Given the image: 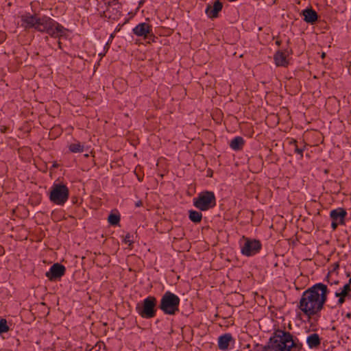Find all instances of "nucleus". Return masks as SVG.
Returning a JSON list of instances; mask_svg holds the SVG:
<instances>
[{
    "label": "nucleus",
    "instance_id": "28",
    "mask_svg": "<svg viewBox=\"0 0 351 351\" xmlns=\"http://www.w3.org/2000/svg\"><path fill=\"white\" fill-rule=\"evenodd\" d=\"M337 297L339 298V300H338V302L339 304H342L343 302H344V298L346 296H342V295H338Z\"/></svg>",
    "mask_w": 351,
    "mask_h": 351
},
{
    "label": "nucleus",
    "instance_id": "21",
    "mask_svg": "<svg viewBox=\"0 0 351 351\" xmlns=\"http://www.w3.org/2000/svg\"><path fill=\"white\" fill-rule=\"evenodd\" d=\"M350 283H351V278L349 280V282L346 283L343 285L341 291L340 292H336L335 295H342V296H346L348 293V292L350 291Z\"/></svg>",
    "mask_w": 351,
    "mask_h": 351
},
{
    "label": "nucleus",
    "instance_id": "24",
    "mask_svg": "<svg viewBox=\"0 0 351 351\" xmlns=\"http://www.w3.org/2000/svg\"><path fill=\"white\" fill-rule=\"evenodd\" d=\"M120 6V4L117 1L114 0L108 4L107 12H111L112 10H117Z\"/></svg>",
    "mask_w": 351,
    "mask_h": 351
},
{
    "label": "nucleus",
    "instance_id": "19",
    "mask_svg": "<svg viewBox=\"0 0 351 351\" xmlns=\"http://www.w3.org/2000/svg\"><path fill=\"white\" fill-rule=\"evenodd\" d=\"M69 149L73 153H81L84 150V145L80 142H75L69 145Z\"/></svg>",
    "mask_w": 351,
    "mask_h": 351
},
{
    "label": "nucleus",
    "instance_id": "12",
    "mask_svg": "<svg viewBox=\"0 0 351 351\" xmlns=\"http://www.w3.org/2000/svg\"><path fill=\"white\" fill-rule=\"evenodd\" d=\"M234 342V341L232 335L229 333H226L219 337L218 346L220 350H228L230 344L233 343Z\"/></svg>",
    "mask_w": 351,
    "mask_h": 351
},
{
    "label": "nucleus",
    "instance_id": "23",
    "mask_svg": "<svg viewBox=\"0 0 351 351\" xmlns=\"http://www.w3.org/2000/svg\"><path fill=\"white\" fill-rule=\"evenodd\" d=\"M9 326L7 324L5 319H1L0 320V334L7 332L9 330Z\"/></svg>",
    "mask_w": 351,
    "mask_h": 351
},
{
    "label": "nucleus",
    "instance_id": "17",
    "mask_svg": "<svg viewBox=\"0 0 351 351\" xmlns=\"http://www.w3.org/2000/svg\"><path fill=\"white\" fill-rule=\"evenodd\" d=\"M243 145L244 140L241 136L235 137L230 143V147L234 150H239L242 149Z\"/></svg>",
    "mask_w": 351,
    "mask_h": 351
},
{
    "label": "nucleus",
    "instance_id": "5",
    "mask_svg": "<svg viewBox=\"0 0 351 351\" xmlns=\"http://www.w3.org/2000/svg\"><path fill=\"white\" fill-rule=\"evenodd\" d=\"M180 298L170 291H167L162 296L160 308L165 313L174 315L178 311Z\"/></svg>",
    "mask_w": 351,
    "mask_h": 351
},
{
    "label": "nucleus",
    "instance_id": "25",
    "mask_svg": "<svg viewBox=\"0 0 351 351\" xmlns=\"http://www.w3.org/2000/svg\"><path fill=\"white\" fill-rule=\"evenodd\" d=\"M124 243L126 244H128L129 245H131L133 243V241L131 240V236L130 234H127L123 239Z\"/></svg>",
    "mask_w": 351,
    "mask_h": 351
},
{
    "label": "nucleus",
    "instance_id": "1",
    "mask_svg": "<svg viewBox=\"0 0 351 351\" xmlns=\"http://www.w3.org/2000/svg\"><path fill=\"white\" fill-rule=\"evenodd\" d=\"M327 287L318 283L306 290L302 295L298 308L306 316L311 317L323 308L327 298Z\"/></svg>",
    "mask_w": 351,
    "mask_h": 351
},
{
    "label": "nucleus",
    "instance_id": "2",
    "mask_svg": "<svg viewBox=\"0 0 351 351\" xmlns=\"http://www.w3.org/2000/svg\"><path fill=\"white\" fill-rule=\"evenodd\" d=\"M268 347L271 351H291L297 348V343L289 332L278 330L270 338Z\"/></svg>",
    "mask_w": 351,
    "mask_h": 351
},
{
    "label": "nucleus",
    "instance_id": "22",
    "mask_svg": "<svg viewBox=\"0 0 351 351\" xmlns=\"http://www.w3.org/2000/svg\"><path fill=\"white\" fill-rule=\"evenodd\" d=\"M108 221L111 225H117L120 221V217L119 215L110 214L108 216Z\"/></svg>",
    "mask_w": 351,
    "mask_h": 351
},
{
    "label": "nucleus",
    "instance_id": "9",
    "mask_svg": "<svg viewBox=\"0 0 351 351\" xmlns=\"http://www.w3.org/2000/svg\"><path fill=\"white\" fill-rule=\"evenodd\" d=\"M65 272V267L59 263L53 264L50 269L46 273V276L50 280L61 278Z\"/></svg>",
    "mask_w": 351,
    "mask_h": 351
},
{
    "label": "nucleus",
    "instance_id": "29",
    "mask_svg": "<svg viewBox=\"0 0 351 351\" xmlns=\"http://www.w3.org/2000/svg\"><path fill=\"white\" fill-rule=\"evenodd\" d=\"M142 205V202L141 201H138V202L136 203V206H141Z\"/></svg>",
    "mask_w": 351,
    "mask_h": 351
},
{
    "label": "nucleus",
    "instance_id": "11",
    "mask_svg": "<svg viewBox=\"0 0 351 351\" xmlns=\"http://www.w3.org/2000/svg\"><path fill=\"white\" fill-rule=\"evenodd\" d=\"M38 18L33 15H24L21 17L22 26L25 28L34 27L36 29Z\"/></svg>",
    "mask_w": 351,
    "mask_h": 351
},
{
    "label": "nucleus",
    "instance_id": "31",
    "mask_svg": "<svg viewBox=\"0 0 351 351\" xmlns=\"http://www.w3.org/2000/svg\"><path fill=\"white\" fill-rule=\"evenodd\" d=\"M60 44H61V43H60V42H58V45H59V47H60Z\"/></svg>",
    "mask_w": 351,
    "mask_h": 351
},
{
    "label": "nucleus",
    "instance_id": "20",
    "mask_svg": "<svg viewBox=\"0 0 351 351\" xmlns=\"http://www.w3.org/2000/svg\"><path fill=\"white\" fill-rule=\"evenodd\" d=\"M189 217L191 221H192L194 223H199L201 221L202 215L200 212L191 210L189 211Z\"/></svg>",
    "mask_w": 351,
    "mask_h": 351
},
{
    "label": "nucleus",
    "instance_id": "15",
    "mask_svg": "<svg viewBox=\"0 0 351 351\" xmlns=\"http://www.w3.org/2000/svg\"><path fill=\"white\" fill-rule=\"evenodd\" d=\"M304 21L307 23H313L317 20V14L312 9H306L303 11Z\"/></svg>",
    "mask_w": 351,
    "mask_h": 351
},
{
    "label": "nucleus",
    "instance_id": "8",
    "mask_svg": "<svg viewBox=\"0 0 351 351\" xmlns=\"http://www.w3.org/2000/svg\"><path fill=\"white\" fill-rule=\"evenodd\" d=\"M243 244L241 247V253L243 255L250 256L259 252L261 245L258 240L243 238Z\"/></svg>",
    "mask_w": 351,
    "mask_h": 351
},
{
    "label": "nucleus",
    "instance_id": "13",
    "mask_svg": "<svg viewBox=\"0 0 351 351\" xmlns=\"http://www.w3.org/2000/svg\"><path fill=\"white\" fill-rule=\"evenodd\" d=\"M222 9V3L219 1H216L214 3V5H208L206 9V14L210 17V18H215L217 16L219 12H220Z\"/></svg>",
    "mask_w": 351,
    "mask_h": 351
},
{
    "label": "nucleus",
    "instance_id": "14",
    "mask_svg": "<svg viewBox=\"0 0 351 351\" xmlns=\"http://www.w3.org/2000/svg\"><path fill=\"white\" fill-rule=\"evenodd\" d=\"M330 215L332 220L343 223L346 215V212L344 209L339 208L332 210Z\"/></svg>",
    "mask_w": 351,
    "mask_h": 351
},
{
    "label": "nucleus",
    "instance_id": "6",
    "mask_svg": "<svg viewBox=\"0 0 351 351\" xmlns=\"http://www.w3.org/2000/svg\"><path fill=\"white\" fill-rule=\"evenodd\" d=\"M69 198V189L64 184H54L49 194L50 200L57 204H64Z\"/></svg>",
    "mask_w": 351,
    "mask_h": 351
},
{
    "label": "nucleus",
    "instance_id": "30",
    "mask_svg": "<svg viewBox=\"0 0 351 351\" xmlns=\"http://www.w3.org/2000/svg\"><path fill=\"white\" fill-rule=\"evenodd\" d=\"M325 56H326V53H325L324 52V53H322V58H324L325 57Z\"/></svg>",
    "mask_w": 351,
    "mask_h": 351
},
{
    "label": "nucleus",
    "instance_id": "27",
    "mask_svg": "<svg viewBox=\"0 0 351 351\" xmlns=\"http://www.w3.org/2000/svg\"><path fill=\"white\" fill-rule=\"evenodd\" d=\"M339 224H341V223L339 222H337V221H332V228L333 230L336 229L337 227L339 225Z\"/></svg>",
    "mask_w": 351,
    "mask_h": 351
},
{
    "label": "nucleus",
    "instance_id": "7",
    "mask_svg": "<svg viewBox=\"0 0 351 351\" xmlns=\"http://www.w3.org/2000/svg\"><path fill=\"white\" fill-rule=\"evenodd\" d=\"M156 299L154 297L149 296L143 300L141 306L137 307L139 315L145 318H152L155 315Z\"/></svg>",
    "mask_w": 351,
    "mask_h": 351
},
{
    "label": "nucleus",
    "instance_id": "3",
    "mask_svg": "<svg viewBox=\"0 0 351 351\" xmlns=\"http://www.w3.org/2000/svg\"><path fill=\"white\" fill-rule=\"evenodd\" d=\"M49 34L52 37H62L66 35L67 29L49 16L38 18L36 29Z\"/></svg>",
    "mask_w": 351,
    "mask_h": 351
},
{
    "label": "nucleus",
    "instance_id": "10",
    "mask_svg": "<svg viewBox=\"0 0 351 351\" xmlns=\"http://www.w3.org/2000/svg\"><path fill=\"white\" fill-rule=\"evenodd\" d=\"M152 32V27L146 23H141L133 29V32L137 36L146 38Z\"/></svg>",
    "mask_w": 351,
    "mask_h": 351
},
{
    "label": "nucleus",
    "instance_id": "4",
    "mask_svg": "<svg viewBox=\"0 0 351 351\" xmlns=\"http://www.w3.org/2000/svg\"><path fill=\"white\" fill-rule=\"evenodd\" d=\"M193 205L202 211L209 210L216 205V199L213 192L202 191L193 199Z\"/></svg>",
    "mask_w": 351,
    "mask_h": 351
},
{
    "label": "nucleus",
    "instance_id": "26",
    "mask_svg": "<svg viewBox=\"0 0 351 351\" xmlns=\"http://www.w3.org/2000/svg\"><path fill=\"white\" fill-rule=\"evenodd\" d=\"M293 145L295 147V152L297 154H300L302 156V152H303V149L298 147V146L295 145V141H294L293 143Z\"/></svg>",
    "mask_w": 351,
    "mask_h": 351
},
{
    "label": "nucleus",
    "instance_id": "18",
    "mask_svg": "<svg viewBox=\"0 0 351 351\" xmlns=\"http://www.w3.org/2000/svg\"><path fill=\"white\" fill-rule=\"evenodd\" d=\"M307 343L310 348H316L320 344L319 337L317 334H312L307 338Z\"/></svg>",
    "mask_w": 351,
    "mask_h": 351
},
{
    "label": "nucleus",
    "instance_id": "16",
    "mask_svg": "<svg viewBox=\"0 0 351 351\" xmlns=\"http://www.w3.org/2000/svg\"><path fill=\"white\" fill-rule=\"evenodd\" d=\"M274 60L277 66H285L288 64V61L284 53L278 51L275 56Z\"/></svg>",
    "mask_w": 351,
    "mask_h": 351
}]
</instances>
